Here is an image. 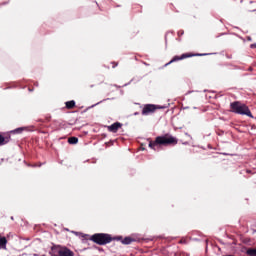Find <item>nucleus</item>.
I'll return each mask as SVG.
<instances>
[{"instance_id":"1","label":"nucleus","mask_w":256,"mask_h":256,"mask_svg":"<svg viewBox=\"0 0 256 256\" xmlns=\"http://www.w3.org/2000/svg\"><path fill=\"white\" fill-rule=\"evenodd\" d=\"M161 145H177V138L171 135L158 136L154 142L149 143V147L154 151H159Z\"/></svg>"},{"instance_id":"2","label":"nucleus","mask_w":256,"mask_h":256,"mask_svg":"<svg viewBox=\"0 0 256 256\" xmlns=\"http://www.w3.org/2000/svg\"><path fill=\"white\" fill-rule=\"evenodd\" d=\"M230 107L233 113H238V115H247V117H253L249 107L241 102H234L230 105Z\"/></svg>"},{"instance_id":"3","label":"nucleus","mask_w":256,"mask_h":256,"mask_svg":"<svg viewBox=\"0 0 256 256\" xmlns=\"http://www.w3.org/2000/svg\"><path fill=\"white\" fill-rule=\"evenodd\" d=\"M91 241L97 243V245H107V243H111V236L109 234H94L91 236Z\"/></svg>"},{"instance_id":"4","label":"nucleus","mask_w":256,"mask_h":256,"mask_svg":"<svg viewBox=\"0 0 256 256\" xmlns=\"http://www.w3.org/2000/svg\"><path fill=\"white\" fill-rule=\"evenodd\" d=\"M52 255H54V256H74V253L69 248L54 246V247H52Z\"/></svg>"},{"instance_id":"5","label":"nucleus","mask_w":256,"mask_h":256,"mask_svg":"<svg viewBox=\"0 0 256 256\" xmlns=\"http://www.w3.org/2000/svg\"><path fill=\"white\" fill-rule=\"evenodd\" d=\"M156 109H159V107L153 104H147L142 110V115H149L150 113H154Z\"/></svg>"},{"instance_id":"6","label":"nucleus","mask_w":256,"mask_h":256,"mask_svg":"<svg viewBox=\"0 0 256 256\" xmlns=\"http://www.w3.org/2000/svg\"><path fill=\"white\" fill-rule=\"evenodd\" d=\"M188 57H193L191 54H182L181 56H174L173 59L167 63L166 65H171V63H175V61H183V59H188Z\"/></svg>"},{"instance_id":"7","label":"nucleus","mask_w":256,"mask_h":256,"mask_svg":"<svg viewBox=\"0 0 256 256\" xmlns=\"http://www.w3.org/2000/svg\"><path fill=\"white\" fill-rule=\"evenodd\" d=\"M122 125L119 122H116L110 126H108V131H110L111 133H117V131H119V129H121Z\"/></svg>"},{"instance_id":"8","label":"nucleus","mask_w":256,"mask_h":256,"mask_svg":"<svg viewBox=\"0 0 256 256\" xmlns=\"http://www.w3.org/2000/svg\"><path fill=\"white\" fill-rule=\"evenodd\" d=\"M0 249H7V238L0 237Z\"/></svg>"},{"instance_id":"9","label":"nucleus","mask_w":256,"mask_h":256,"mask_svg":"<svg viewBox=\"0 0 256 256\" xmlns=\"http://www.w3.org/2000/svg\"><path fill=\"white\" fill-rule=\"evenodd\" d=\"M68 143H70V145H77V143H79V139L77 137H71L68 139Z\"/></svg>"},{"instance_id":"10","label":"nucleus","mask_w":256,"mask_h":256,"mask_svg":"<svg viewBox=\"0 0 256 256\" xmlns=\"http://www.w3.org/2000/svg\"><path fill=\"white\" fill-rule=\"evenodd\" d=\"M246 255H248V256H256V248H249L246 251Z\"/></svg>"},{"instance_id":"11","label":"nucleus","mask_w":256,"mask_h":256,"mask_svg":"<svg viewBox=\"0 0 256 256\" xmlns=\"http://www.w3.org/2000/svg\"><path fill=\"white\" fill-rule=\"evenodd\" d=\"M122 243L124 245H131V243H133V239H131L130 237H126L122 240Z\"/></svg>"},{"instance_id":"12","label":"nucleus","mask_w":256,"mask_h":256,"mask_svg":"<svg viewBox=\"0 0 256 256\" xmlns=\"http://www.w3.org/2000/svg\"><path fill=\"white\" fill-rule=\"evenodd\" d=\"M6 143H9V139L0 135V145H6Z\"/></svg>"},{"instance_id":"13","label":"nucleus","mask_w":256,"mask_h":256,"mask_svg":"<svg viewBox=\"0 0 256 256\" xmlns=\"http://www.w3.org/2000/svg\"><path fill=\"white\" fill-rule=\"evenodd\" d=\"M66 107L68 109H73L75 107V101L71 100V101L66 102Z\"/></svg>"},{"instance_id":"14","label":"nucleus","mask_w":256,"mask_h":256,"mask_svg":"<svg viewBox=\"0 0 256 256\" xmlns=\"http://www.w3.org/2000/svg\"><path fill=\"white\" fill-rule=\"evenodd\" d=\"M23 131V128H18L16 130H14V133H21Z\"/></svg>"},{"instance_id":"15","label":"nucleus","mask_w":256,"mask_h":256,"mask_svg":"<svg viewBox=\"0 0 256 256\" xmlns=\"http://www.w3.org/2000/svg\"><path fill=\"white\" fill-rule=\"evenodd\" d=\"M251 49H255L256 48V44H251Z\"/></svg>"},{"instance_id":"16","label":"nucleus","mask_w":256,"mask_h":256,"mask_svg":"<svg viewBox=\"0 0 256 256\" xmlns=\"http://www.w3.org/2000/svg\"><path fill=\"white\" fill-rule=\"evenodd\" d=\"M248 41H251V38H248Z\"/></svg>"}]
</instances>
